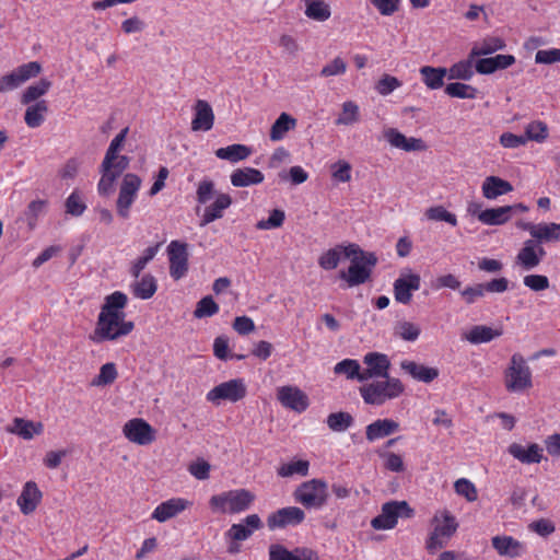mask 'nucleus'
<instances>
[{
    "label": "nucleus",
    "instance_id": "4468645a",
    "mask_svg": "<svg viewBox=\"0 0 560 560\" xmlns=\"http://www.w3.org/2000/svg\"><path fill=\"white\" fill-rule=\"evenodd\" d=\"M277 399L284 408L298 413L304 412L310 406L308 396L294 385L278 387Z\"/></svg>",
    "mask_w": 560,
    "mask_h": 560
},
{
    "label": "nucleus",
    "instance_id": "2eb2a0df",
    "mask_svg": "<svg viewBox=\"0 0 560 560\" xmlns=\"http://www.w3.org/2000/svg\"><path fill=\"white\" fill-rule=\"evenodd\" d=\"M545 256L546 250L542 245H539L533 238L526 240L515 256V266L522 270H533L540 265Z\"/></svg>",
    "mask_w": 560,
    "mask_h": 560
},
{
    "label": "nucleus",
    "instance_id": "20e7f679",
    "mask_svg": "<svg viewBox=\"0 0 560 560\" xmlns=\"http://www.w3.org/2000/svg\"><path fill=\"white\" fill-rule=\"evenodd\" d=\"M503 384L505 390L512 394H524L533 388L532 369L521 353L511 355L503 371Z\"/></svg>",
    "mask_w": 560,
    "mask_h": 560
},
{
    "label": "nucleus",
    "instance_id": "5701e85b",
    "mask_svg": "<svg viewBox=\"0 0 560 560\" xmlns=\"http://www.w3.org/2000/svg\"><path fill=\"white\" fill-rule=\"evenodd\" d=\"M43 493L34 481H27L16 500V504L24 515L32 514L42 501Z\"/></svg>",
    "mask_w": 560,
    "mask_h": 560
},
{
    "label": "nucleus",
    "instance_id": "3c124183",
    "mask_svg": "<svg viewBox=\"0 0 560 560\" xmlns=\"http://www.w3.org/2000/svg\"><path fill=\"white\" fill-rule=\"evenodd\" d=\"M445 93L450 97H456V98H463V100H474L477 97L478 90L469 84L460 83V82H454L448 83L445 86Z\"/></svg>",
    "mask_w": 560,
    "mask_h": 560
},
{
    "label": "nucleus",
    "instance_id": "69168bd1",
    "mask_svg": "<svg viewBox=\"0 0 560 560\" xmlns=\"http://www.w3.org/2000/svg\"><path fill=\"white\" fill-rule=\"evenodd\" d=\"M284 219H285V213L283 210L273 209L270 212L268 219L259 220L256 223V229L261 230V231L278 229V228L282 226Z\"/></svg>",
    "mask_w": 560,
    "mask_h": 560
},
{
    "label": "nucleus",
    "instance_id": "412c9836",
    "mask_svg": "<svg viewBox=\"0 0 560 560\" xmlns=\"http://www.w3.org/2000/svg\"><path fill=\"white\" fill-rule=\"evenodd\" d=\"M262 527V522L257 514L247 515L240 523L233 524L225 536L232 541L248 539L256 530Z\"/></svg>",
    "mask_w": 560,
    "mask_h": 560
},
{
    "label": "nucleus",
    "instance_id": "c03bdc74",
    "mask_svg": "<svg viewBox=\"0 0 560 560\" xmlns=\"http://www.w3.org/2000/svg\"><path fill=\"white\" fill-rule=\"evenodd\" d=\"M474 59L475 58H471L469 55L467 59L460 60V61L452 65L447 69V73H446L448 80H464V81L470 80L475 73Z\"/></svg>",
    "mask_w": 560,
    "mask_h": 560
},
{
    "label": "nucleus",
    "instance_id": "cd10ccee",
    "mask_svg": "<svg viewBox=\"0 0 560 560\" xmlns=\"http://www.w3.org/2000/svg\"><path fill=\"white\" fill-rule=\"evenodd\" d=\"M399 429V423L393 419H377L365 428V436L369 442H374L398 432Z\"/></svg>",
    "mask_w": 560,
    "mask_h": 560
},
{
    "label": "nucleus",
    "instance_id": "e2e57ef3",
    "mask_svg": "<svg viewBox=\"0 0 560 560\" xmlns=\"http://www.w3.org/2000/svg\"><path fill=\"white\" fill-rule=\"evenodd\" d=\"M348 65L341 57H335L327 62L320 70L319 75L323 78L343 75L347 71Z\"/></svg>",
    "mask_w": 560,
    "mask_h": 560
},
{
    "label": "nucleus",
    "instance_id": "2f4dec72",
    "mask_svg": "<svg viewBox=\"0 0 560 560\" xmlns=\"http://www.w3.org/2000/svg\"><path fill=\"white\" fill-rule=\"evenodd\" d=\"M513 186L508 180L498 176H488L481 185L482 196L486 199L493 200L500 196L509 194Z\"/></svg>",
    "mask_w": 560,
    "mask_h": 560
},
{
    "label": "nucleus",
    "instance_id": "f257e3e1",
    "mask_svg": "<svg viewBox=\"0 0 560 560\" xmlns=\"http://www.w3.org/2000/svg\"><path fill=\"white\" fill-rule=\"evenodd\" d=\"M127 302V295L120 291H115L105 298L92 336L93 341H114L133 330L135 324L126 320L124 312Z\"/></svg>",
    "mask_w": 560,
    "mask_h": 560
},
{
    "label": "nucleus",
    "instance_id": "c9c22d12",
    "mask_svg": "<svg viewBox=\"0 0 560 560\" xmlns=\"http://www.w3.org/2000/svg\"><path fill=\"white\" fill-rule=\"evenodd\" d=\"M44 427L40 422H33L22 418H15L13 424L8 429L10 433L16 434L24 440H32L35 435L42 434Z\"/></svg>",
    "mask_w": 560,
    "mask_h": 560
},
{
    "label": "nucleus",
    "instance_id": "f3484780",
    "mask_svg": "<svg viewBox=\"0 0 560 560\" xmlns=\"http://www.w3.org/2000/svg\"><path fill=\"white\" fill-rule=\"evenodd\" d=\"M170 275L174 280L182 279L188 271L187 244L172 241L167 246Z\"/></svg>",
    "mask_w": 560,
    "mask_h": 560
},
{
    "label": "nucleus",
    "instance_id": "4c0bfd02",
    "mask_svg": "<svg viewBox=\"0 0 560 560\" xmlns=\"http://www.w3.org/2000/svg\"><path fill=\"white\" fill-rule=\"evenodd\" d=\"M505 47V42L497 36H488L478 43H475L470 50V57L476 58L480 56H487L494 54L498 50H502Z\"/></svg>",
    "mask_w": 560,
    "mask_h": 560
},
{
    "label": "nucleus",
    "instance_id": "a19ab883",
    "mask_svg": "<svg viewBox=\"0 0 560 560\" xmlns=\"http://www.w3.org/2000/svg\"><path fill=\"white\" fill-rule=\"evenodd\" d=\"M51 88V82L48 79H40L34 84L27 86L23 93L21 94L20 102L23 105H28L40 101L39 98L44 96Z\"/></svg>",
    "mask_w": 560,
    "mask_h": 560
},
{
    "label": "nucleus",
    "instance_id": "6ab92c4d",
    "mask_svg": "<svg viewBox=\"0 0 560 560\" xmlns=\"http://www.w3.org/2000/svg\"><path fill=\"white\" fill-rule=\"evenodd\" d=\"M305 520V513L301 508L287 506L271 513L267 518L269 529L285 528L296 526Z\"/></svg>",
    "mask_w": 560,
    "mask_h": 560
},
{
    "label": "nucleus",
    "instance_id": "bb28decb",
    "mask_svg": "<svg viewBox=\"0 0 560 560\" xmlns=\"http://www.w3.org/2000/svg\"><path fill=\"white\" fill-rule=\"evenodd\" d=\"M194 118L191 129L194 131H208L213 127L214 114L207 101L198 100L194 106Z\"/></svg>",
    "mask_w": 560,
    "mask_h": 560
},
{
    "label": "nucleus",
    "instance_id": "6e6552de",
    "mask_svg": "<svg viewBox=\"0 0 560 560\" xmlns=\"http://www.w3.org/2000/svg\"><path fill=\"white\" fill-rule=\"evenodd\" d=\"M293 497L304 508L319 510L327 504L328 483L318 478L304 481L294 490Z\"/></svg>",
    "mask_w": 560,
    "mask_h": 560
},
{
    "label": "nucleus",
    "instance_id": "b1692460",
    "mask_svg": "<svg viewBox=\"0 0 560 560\" xmlns=\"http://www.w3.org/2000/svg\"><path fill=\"white\" fill-rule=\"evenodd\" d=\"M317 560V553L307 547H299L290 551L280 544L269 547V560Z\"/></svg>",
    "mask_w": 560,
    "mask_h": 560
},
{
    "label": "nucleus",
    "instance_id": "e433bc0d",
    "mask_svg": "<svg viewBox=\"0 0 560 560\" xmlns=\"http://www.w3.org/2000/svg\"><path fill=\"white\" fill-rule=\"evenodd\" d=\"M512 218V208L508 206L490 208L483 210L479 215V221L486 225H502Z\"/></svg>",
    "mask_w": 560,
    "mask_h": 560
},
{
    "label": "nucleus",
    "instance_id": "a211bd4d",
    "mask_svg": "<svg viewBox=\"0 0 560 560\" xmlns=\"http://www.w3.org/2000/svg\"><path fill=\"white\" fill-rule=\"evenodd\" d=\"M363 363L366 368L362 370L360 382L389 375L390 361L384 353L369 352L363 357Z\"/></svg>",
    "mask_w": 560,
    "mask_h": 560
},
{
    "label": "nucleus",
    "instance_id": "338daca9",
    "mask_svg": "<svg viewBox=\"0 0 560 560\" xmlns=\"http://www.w3.org/2000/svg\"><path fill=\"white\" fill-rule=\"evenodd\" d=\"M380 457L383 460L385 469L393 472H402L405 470V463L402 456L394 452H382Z\"/></svg>",
    "mask_w": 560,
    "mask_h": 560
},
{
    "label": "nucleus",
    "instance_id": "5fc2aeb1",
    "mask_svg": "<svg viewBox=\"0 0 560 560\" xmlns=\"http://www.w3.org/2000/svg\"><path fill=\"white\" fill-rule=\"evenodd\" d=\"M66 213L72 217H81L86 210V203L83 200L82 194L74 189L66 199L65 202Z\"/></svg>",
    "mask_w": 560,
    "mask_h": 560
},
{
    "label": "nucleus",
    "instance_id": "37998d69",
    "mask_svg": "<svg viewBox=\"0 0 560 560\" xmlns=\"http://www.w3.org/2000/svg\"><path fill=\"white\" fill-rule=\"evenodd\" d=\"M533 240L535 242H538L539 245H541L542 243L559 242L560 241V223H556V222L537 223V228L534 233Z\"/></svg>",
    "mask_w": 560,
    "mask_h": 560
},
{
    "label": "nucleus",
    "instance_id": "393cba45",
    "mask_svg": "<svg viewBox=\"0 0 560 560\" xmlns=\"http://www.w3.org/2000/svg\"><path fill=\"white\" fill-rule=\"evenodd\" d=\"M515 63L513 55H497L480 58L475 62V70L480 74H491L498 70H504Z\"/></svg>",
    "mask_w": 560,
    "mask_h": 560
},
{
    "label": "nucleus",
    "instance_id": "7c9ffc66",
    "mask_svg": "<svg viewBox=\"0 0 560 560\" xmlns=\"http://www.w3.org/2000/svg\"><path fill=\"white\" fill-rule=\"evenodd\" d=\"M400 368L412 378L423 383H431L440 374L436 368L427 366L410 360L402 361Z\"/></svg>",
    "mask_w": 560,
    "mask_h": 560
},
{
    "label": "nucleus",
    "instance_id": "7ed1b4c3",
    "mask_svg": "<svg viewBox=\"0 0 560 560\" xmlns=\"http://www.w3.org/2000/svg\"><path fill=\"white\" fill-rule=\"evenodd\" d=\"M346 257L350 259V266L347 270H340L339 278L347 283V287L353 288L369 281L377 262L376 256L362 250L357 244H349Z\"/></svg>",
    "mask_w": 560,
    "mask_h": 560
},
{
    "label": "nucleus",
    "instance_id": "ddd939ff",
    "mask_svg": "<svg viewBox=\"0 0 560 560\" xmlns=\"http://www.w3.org/2000/svg\"><path fill=\"white\" fill-rule=\"evenodd\" d=\"M125 438L137 445L145 446L156 439L155 429L142 418L128 420L122 427Z\"/></svg>",
    "mask_w": 560,
    "mask_h": 560
},
{
    "label": "nucleus",
    "instance_id": "4be33fe9",
    "mask_svg": "<svg viewBox=\"0 0 560 560\" xmlns=\"http://www.w3.org/2000/svg\"><path fill=\"white\" fill-rule=\"evenodd\" d=\"M191 505V502L184 498H172L160 503L152 512L151 517L160 523L177 516Z\"/></svg>",
    "mask_w": 560,
    "mask_h": 560
},
{
    "label": "nucleus",
    "instance_id": "c85d7f7f",
    "mask_svg": "<svg viewBox=\"0 0 560 560\" xmlns=\"http://www.w3.org/2000/svg\"><path fill=\"white\" fill-rule=\"evenodd\" d=\"M264 174L254 167L236 168L230 175L231 184L236 188L259 185L264 182Z\"/></svg>",
    "mask_w": 560,
    "mask_h": 560
},
{
    "label": "nucleus",
    "instance_id": "1a4fd4ad",
    "mask_svg": "<svg viewBox=\"0 0 560 560\" xmlns=\"http://www.w3.org/2000/svg\"><path fill=\"white\" fill-rule=\"evenodd\" d=\"M246 395V382L243 378H232L215 385L207 393L206 399L214 406H220L223 401L232 404L241 401Z\"/></svg>",
    "mask_w": 560,
    "mask_h": 560
},
{
    "label": "nucleus",
    "instance_id": "052dcab7",
    "mask_svg": "<svg viewBox=\"0 0 560 560\" xmlns=\"http://www.w3.org/2000/svg\"><path fill=\"white\" fill-rule=\"evenodd\" d=\"M158 253V246H151L143 250L142 255L139 256L130 267V275L133 278H139L142 270L147 267V265L155 257Z\"/></svg>",
    "mask_w": 560,
    "mask_h": 560
},
{
    "label": "nucleus",
    "instance_id": "680f3d73",
    "mask_svg": "<svg viewBox=\"0 0 560 560\" xmlns=\"http://www.w3.org/2000/svg\"><path fill=\"white\" fill-rule=\"evenodd\" d=\"M219 312V305L211 295L202 298L196 305L194 316L196 318L211 317Z\"/></svg>",
    "mask_w": 560,
    "mask_h": 560
},
{
    "label": "nucleus",
    "instance_id": "0eeeda50",
    "mask_svg": "<svg viewBox=\"0 0 560 560\" xmlns=\"http://www.w3.org/2000/svg\"><path fill=\"white\" fill-rule=\"evenodd\" d=\"M432 532L427 540L425 548L430 553L442 549L455 534L458 523L447 510L438 511L432 518Z\"/></svg>",
    "mask_w": 560,
    "mask_h": 560
},
{
    "label": "nucleus",
    "instance_id": "f03ea898",
    "mask_svg": "<svg viewBox=\"0 0 560 560\" xmlns=\"http://www.w3.org/2000/svg\"><path fill=\"white\" fill-rule=\"evenodd\" d=\"M196 201V213L200 215L199 226L203 228L222 219L233 199L229 194L218 191L212 179L203 178L197 185Z\"/></svg>",
    "mask_w": 560,
    "mask_h": 560
},
{
    "label": "nucleus",
    "instance_id": "a18cd8bd",
    "mask_svg": "<svg viewBox=\"0 0 560 560\" xmlns=\"http://www.w3.org/2000/svg\"><path fill=\"white\" fill-rule=\"evenodd\" d=\"M347 245H337L324 252L318 258V265L324 270L336 269L342 257H346Z\"/></svg>",
    "mask_w": 560,
    "mask_h": 560
},
{
    "label": "nucleus",
    "instance_id": "13d9d810",
    "mask_svg": "<svg viewBox=\"0 0 560 560\" xmlns=\"http://www.w3.org/2000/svg\"><path fill=\"white\" fill-rule=\"evenodd\" d=\"M420 332L421 329L418 325L407 320L397 323L394 329L395 336L406 341H416Z\"/></svg>",
    "mask_w": 560,
    "mask_h": 560
},
{
    "label": "nucleus",
    "instance_id": "c756f323",
    "mask_svg": "<svg viewBox=\"0 0 560 560\" xmlns=\"http://www.w3.org/2000/svg\"><path fill=\"white\" fill-rule=\"evenodd\" d=\"M129 289L135 298L149 300L158 290V281L151 273L140 275L129 284Z\"/></svg>",
    "mask_w": 560,
    "mask_h": 560
},
{
    "label": "nucleus",
    "instance_id": "a878e982",
    "mask_svg": "<svg viewBox=\"0 0 560 560\" xmlns=\"http://www.w3.org/2000/svg\"><path fill=\"white\" fill-rule=\"evenodd\" d=\"M509 453L523 464H538L544 457V450L536 443L524 446L518 443H512Z\"/></svg>",
    "mask_w": 560,
    "mask_h": 560
},
{
    "label": "nucleus",
    "instance_id": "49530a36",
    "mask_svg": "<svg viewBox=\"0 0 560 560\" xmlns=\"http://www.w3.org/2000/svg\"><path fill=\"white\" fill-rule=\"evenodd\" d=\"M310 471V462L305 459L291 460L282 464L278 469L277 474L280 477L288 478L294 475L305 477Z\"/></svg>",
    "mask_w": 560,
    "mask_h": 560
},
{
    "label": "nucleus",
    "instance_id": "ea45409f",
    "mask_svg": "<svg viewBox=\"0 0 560 560\" xmlns=\"http://www.w3.org/2000/svg\"><path fill=\"white\" fill-rule=\"evenodd\" d=\"M214 154L220 160L237 163L246 160L252 154V149L245 144H231L219 148Z\"/></svg>",
    "mask_w": 560,
    "mask_h": 560
},
{
    "label": "nucleus",
    "instance_id": "79ce46f5",
    "mask_svg": "<svg viewBox=\"0 0 560 560\" xmlns=\"http://www.w3.org/2000/svg\"><path fill=\"white\" fill-rule=\"evenodd\" d=\"M296 127V119L287 113H281L270 129V140L280 141L285 135Z\"/></svg>",
    "mask_w": 560,
    "mask_h": 560
},
{
    "label": "nucleus",
    "instance_id": "8fccbe9b",
    "mask_svg": "<svg viewBox=\"0 0 560 560\" xmlns=\"http://www.w3.org/2000/svg\"><path fill=\"white\" fill-rule=\"evenodd\" d=\"M47 208V201L37 199L33 200L28 203L25 212H24V219L28 226V229L32 231L36 228L38 219Z\"/></svg>",
    "mask_w": 560,
    "mask_h": 560
},
{
    "label": "nucleus",
    "instance_id": "473e14b6",
    "mask_svg": "<svg viewBox=\"0 0 560 560\" xmlns=\"http://www.w3.org/2000/svg\"><path fill=\"white\" fill-rule=\"evenodd\" d=\"M492 546L501 557H522L524 546L511 536H495L492 538Z\"/></svg>",
    "mask_w": 560,
    "mask_h": 560
},
{
    "label": "nucleus",
    "instance_id": "aec40b11",
    "mask_svg": "<svg viewBox=\"0 0 560 560\" xmlns=\"http://www.w3.org/2000/svg\"><path fill=\"white\" fill-rule=\"evenodd\" d=\"M384 139L396 149L406 152L424 151L427 150L425 142L420 138H407L396 128H386L383 131Z\"/></svg>",
    "mask_w": 560,
    "mask_h": 560
},
{
    "label": "nucleus",
    "instance_id": "423d86ee",
    "mask_svg": "<svg viewBox=\"0 0 560 560\" xmlns=\"http://www.w3.org/2000/svg\"><path fill=\"white\" fill-rule=\"evenodd\" d=\"M255 494L247 489H235L214 494L209 504L214 512L238 514L250 508Z\"/></svg>",
    "mask_w": 560,
    "mask_h": 560
},
{
    "label": "nucleus",
    "instance_id": "6e6d98bb",
    "mask_svg": "<svg viewBox=\"0 0 560 560\" xmlns=\"http://www.w3.org/2000/svg\"><path fill=\"white\" fill-rule=\"evenodd\" d=\"M330 8L323 0H316L307 3L305 15L312 20L324 22L330 18Z\"/></svg>",
    "mask_w": 560,
    "mask_h": 560
},
{
    "label": "nucleus",
    "instance_id": "dca6fc26",
    "mask_svg": "<svg viewBox=\"0 0 560 560\" xmlns=\"http://www.w3.org/2000/svg\"><path fill=\"white\" fill-rule=\"evenodd\" d=\"M421 285V278L419 275L410 270L402 271L393 284L395 301L401 304H409L412 299V293L418 291Z\"/></svg>",
    "mask_w": 560,
    "mask_h": 560
},
{
    "label": "nucleus",
    "instance_id": "864d4df0",
    "mask_svg": "<svg viewBox=\"0 0 560 560\" xmlns=\"http://www.w3.org/2000/svg\"><path fill=\"white\" fill-rule=\"evenodd\" d=\"M548 127L541 120H534L525 127V141H535L538 143L544 142L548 138Z\"/></svg>",
    "mask_w": 560,
    "mask_h": 560
},
{
    "label": "nucleus",
    "instance_id": "0e129e2a",
    "mask_svg": "<svg viewBox=\"0 0 560 560\" xmlns=\"http://www.w3.org/2000/svg\"><path fill=\"white\" fill-rule=\"evenodd\" d=\"M117 370L116 365L112 362L105 363L101 366L98 375L93 378L92 385L93 386H105L109 385L115 382L117 378Z\"/></svg>",
    "mask_w": 560,
    "mask_h": 560
},
{
    "label": "nucleus",
    "instance_id": "9b49d317",
    "mask_svg": "<svg viewBox=\"0 0 560 560\" xmlns=\"http://www.w3.org/2000/svg\"><path fill=\"white\" fill-rule=\"evenodd\" d=\"M42 72V66L37 61L23 63L11 72L0 77V93L16 90L28 80L36 78Z\"/></svg>",
    "mask_w": 560,
    "mask_h": 560
},
{
    "label": "nucleus",
    "instance_id": "58836bf2",
    "mask_svg": "<svg viewBox=\"0 0 560 560\" xmlns=\"http://www.w3.org/2000/svg\"><path fill=\"white\" fill-rule=\"evenodd\" d=\"M420 74L423 83L430 90H438L444 85V79L447 75L446 68H435L431 66H423L420 68Z\"/></svg>",
    "mask_w": 560,
    "mask_h": 560
},
{
    "label": "nucleus",
    "instance_id": "09e8293b",
    "mask_svg": "<svg viewBox=\"0 0 560 560\" xmlns=\"http://www.w3.org/2000/svg\"><path fill=\"white\" fill-rule=\"evenodd\" d=\"M360 120L359 106L352 101H346L341 106V113L336 119L338 126H351Z\"/></svg>",
    "mask_w": 560,
    "mask_h": 560
},
{
    "label": "nucleus",
    "instance_id": "39448f33",
    "mask_svg": "<svg viewBox=\"0 0 560 560\" xmlns=\"http://www.w3.org/2000/svg\"><path fill=\"white\" fill-rule=\"evenodd\" d=\"M381 380L373 381L362 385L359 388L363 401L372 406H382L388 400H393L401 396L405 392V386L399 378L396 377H380Z\"/></svg>",
    "mask_w": 560,
    "mask_h": 560
},
{
    "label": "nucleus",
    "instance_id": "4d7b16f0",
    "mask_svg": "<svg viewBox=\"0 0 560 560\" xmlns=\"http://www.w3.org/2000/svg\"><path fill=\"white\" fill-rule=\"evenodd\" d=\"M424 215L430 221L446 222L452 226L457 225L456 215L446 210L443 206H434L428 208L424 212Z\"/></svg>",
    "mask_w": 560,
    "mask_h": 560
},
{
    "label": "nucleus",
    "instance_id": "603ef678",
    "mask_svg": "<svg viewBox=\"0 0 560 560\" xmlns=\"http://www.w3.org/2000/svg\"><path fill=\"white\" fill-rule=\"evenodd\" d=\"M335 374L346 375L348 380H358L362 374L359 362L354 359H343L334 366Z\"/></svg>",
    "mask_w": 560,
    "mask_h": 560
},
{
    "label": "nucleus",
    "instance_id": "72a5a7b5",
    "mask_svg": "<svg viewBox=\"0 0 560 560\" xmlns=\"http://www.w3.org/2000/svg\"><path fill=\"white\" fill-rule=\"evenodd\" d=\"M48 103L45 100L28 104L24 113V122L28 128H38L46 120Z\"/></svg>",
    "mask_w": 560,
    "mask_h": 560
},
{
    "label": "nucleus",
    "instance_id": "de8ad7c7",
    "mask_svg": "<svg viewBox=\"0 0 560 560\" xmlns=\"http://www.w3.org/2000/svg\"><path fill=\"white\" fill-rule=\"evenodd\" d=\"M108 164L109 163L106 164L105 161L102 162V164H101L102 176L97 184V192L104 197H107L114 192L116 179L119 177L109 171Z\"/></svg>",
    "mask_w": 560,
    "mask_h": 560
},
{
    "label": "nucleus",
    "instance_id": "bf43d9fd",
    "mask_svg": "<svg viewBox=\"0 0 560 560\" xmlns=\"http://www.w3.org/2000/svg\"><path fill=\"white\" fill-rule=\"evenodd\" d=\"M352 422L353 418L348 412H334L327 417V425L335 432L346 431Z\"/></svg>",
    "mask_w": 560,
    "mask_h": 560
},
{
    "label": "nucleus",
    "instance_id": "9d476101",
    "mask_svg": "<svg viewBox=\"0 0 560 560\" xmlns=\"http://www.w3.org/2000/svg\"><path fill=\"white\" fill-rule=\"evenodd\" d=\"M413 514L406 501H390L382 505L381 513L371 521V526L377 530H387L396 526L398 518H409Z\"/></svg>",
    "mask_w": 560,
    "mask_h": 560
},
{
    "label": "nucleus",
    "instance_id": "f8f14e48",
    "mask_svg": "<svg viewBox=\"0 0 560 560\" xmlns=\"http://www.w3.org/2000/svg\"><path fill=\"white\" fill-rule=\"evenodd\" d=\"M141 187V179L138 175L128 173L124 176L116 201L117 213L122 219L129 218L130 208L135 202Z\"/></svg>",
    "mask_w": 560,
    "mask_h": 560
},
{
    "label": "nucleus",
    "instance_id": "774afa93",
    "mask_svg": "<svg viewBox=\"0 0 560 560\" xmlns=\"http://www.w3.org/2000/svg\"><path fill=\"white\" fill-rule=\"evenodd\" d=\"M331 177L338 183H348L351 180V164L345 160H339L331 166Z\"/></svg>",
    "mask_w": 560,
    "mask_h": 560
},
{
    "label": "nucleus",
    "instance_id": "f704fd0d",
    "mask_svg": "<svg viewBox=\"0 0 560 560\" xmlns=\"http://www.w3.org/2000/svg\"><path fill=\"white\" fill-rule=\"evenodd\" d=\"M501 328H492L486 325L474 326L465 336L466 340L472 345L486 343L502 336Z\"/></svg>",
    "mask_w": 560,
    "mask_h": 560
}]
</instances>
